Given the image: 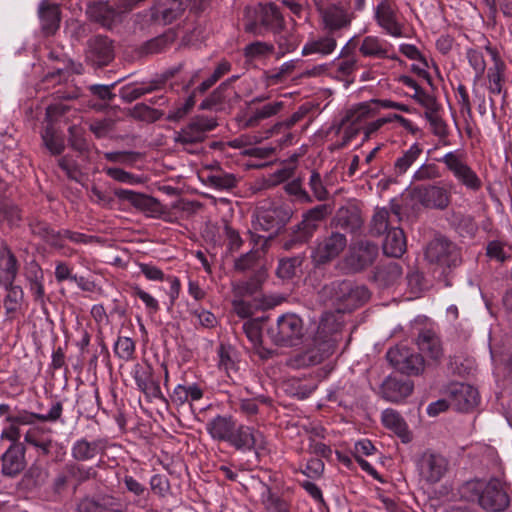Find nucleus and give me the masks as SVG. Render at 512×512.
I'll return each mask as SVG.
<instances>
[{
    "instance_id": "nucleus-1",
    "label": "nucleus",
    "mask_w": 512,
    "mask_h": 512,
    "mask_svg": "<svg viewBox=\"0 0 512 512\" xmlns=\"http://www.w3.org/2000/svg\"><path fill=\"white\" fill-rule=\"evenodd\" d=\"M320 297L333 306L337 312H351L364 305L371 296L369 289L352 280H335L322 287Z\"/></svg>"
},
{
    "instance_id": "nucleus-2",
    "label": "nucleus",
    "mask_w": 512,
    "mask_h": 512,
    "mask_svg": "<svg viewBox=\"0 0 512 512\" xmlns=\"http://www.w3.org/2000/svg\"><path fill=\"white\" fill-rule=\"evenodd\" d=\"M244 20L245 32L254 36H263L264 31L278 34L285 28V21L279 8L271 2L258 3L253 7H247Z\"/></svg>"
},
{
    "instance_id": "nucleus-3",
    "label": "nucleus",
    "mask_w": 512,
    "mask_h": 512,
    "mask_svg": "<svg viewBox=\"0 0 512 512\" xmlns=\"http://www.w3.org/2000/svg\"><path fill=\"white\" fill-rule=\"evenodd\" d=\"M332 212L333 208L329 204H319L304 212L301 222L295 225L288 237L282 241L283 249L291 250L298 245L309 242L319 229L321 223L325 221Z\"/></svg>"
},
{
    "instance_id": "nucleus-4",
    "label": "nucleus",
    "mask_w": 512,
    "mask_h": 512,
    "mask_svg": "<svg viewBox=\"0 0 512 512\" xmlns=\"http://www.w3.org/2000/svg\"><path fill=\"white\" fill-rule=\"evenodd\" d=\"M306 334L304 322L295 313H284L267 328L270 341L279 347H295L303 342Z\"/></svg>"
},
{
    "instance_id": "nucleus-5",
    "label": "nucleus",
    "mask_w": 512,
    "mask_h": 512,
    "mask_svg": "<svg viewBox=\"0 0 512 512\" xmlns=\"http://www.w3.org/2000/svg\"><path fill=\"white\" fill-rule=\"evenodd\" d=\"M436 161L443 163L457 182L468 190L477 192L482 188V180L468 165L466 155L461 150L450 151Z\"/></svg>"
},
{
    "instance_id": "nucleus-6",
    "label": "nucleus",
    "mask_w": 512,
    "mask_h": 512,
    "mask_svg": "<svg viewBox=\"0 0 512 512\" xmlns=\"http://www.w3.org/2000/svg\"><path fill=\"white\" fill-rule=\"evenodd\" d=\"M328 323V319L320 321L312 347L301 355L303 365H317L334 353L336 341L332 337V330L328 328Z\"/></svg>"
},
{
    "instance_id": "nucleus-7",
    "label": "nucleus",
    "mask_w": 512,
    "mask_h": 512,
    "mask_svg": "<svg viewBox=\"0 0 512 512\" xmlns=\"http://www.w3.org/2000/svg\"><path fill=\"white\" fill-rule=\"evenodd\" d=\"M426 259L441 268H455L462 262L460 249L444 236L432 239L425 250Z\"/></svg>"
},
{
    "instance_id": "nucleus-8",
    "label": "nucleus",
    "mask_w": 512,
    "mask_h": 512,
    "mask_svg": "<svg viewBox=\"0 0 512 512\" xmlns=\"http://www.w3.org/2000/svg\"><path fill=\"white\" fill-rule=\"evenodd\" d=\"M386 358L402 374L417 376L424 371L425 361L423 356L406 346L390 348L386 353Z\"/></svg>"
},
{
    "instance_id": "nucleus-9",
    "label": "nucleus",
    "mask_w": 512,
    "mask_h": 512,
    "mask_svg": "<svg viewBox=\"0 0 512 512\" xmlns=\"http://www.w3.org/2000/svg\"><path fill=\"white\" fill-rule=\"evenodd\" d=\"M292 217V210L286 205H273L268 208L259 207L257 209V223L263 231H271L268 237L258 236V238H265V242L271 240L278 231H280Z\"/></svg>"
},
{
    "instance_id": "nucleus-10",
    "label": "nucleus",
    "mask_w": 512,
    "mask_h": 512,
    "mask_svg": "<svg viewBox=\"0 0 512 512\" xmlns=\"http://www.w3.org/2000/svg\"><path fill=\"white\" fill-rule=\"evenodd\" d=\"M347 246V238L339 232H331L329 235L317 241L312 251V261L320 266L337 258Z\"/></svg>"
},
{
    "instance_id": "nucleus-11",
    "label": "nucleus",
    "mask_w": 512,
    "mask_h": 512,
    "mask_svg": "<svg viewBox=\"0 0 512 512\" xmlns=\"http://www.w3.org/2000/svg\"><path fill=\"white\" fill-rule=\"evenodd\" d=\"M510 505V497L498 478L486 482L479 506L486 512H504Z\"/></svg>"
},
{
    "instance_id": "nucleus-12",
    "label": "nucleus",
    "mask_w": 512,
    "mask_h": 512,
    "mask_svg": "<svg viewBox=\"0 0 512 512\" xmlns=\"http://www.w3.org/2000/svg\"><path fill=\"white\" fill-rule=\"evenodd\" d=\"M324 30L333 35L347 29L352 22L353 13L340 3H328L319 8Z\"/></svg>"
},
{
    "instance_id": "nucleus-13",
    "label": "nucleus",
    "mask_w": 512,
    "mask_h": 512,
    "mask_svg": "<svg viewBox=\"0 0 512 512\" xmlns=\"http://www.w3.org/2000/svg\"><path fill=\"white\" fill-rule=\"evenodd\" d=\"M85 59L94 68L107 66L114 59L112 40L103 35L91 37L87 41Z\"/></svg>"
},
{
    "instance_id": "nucleus-14",
    "label": "nucleus",
    "mask_w": 512,
    "mask_h": 512,
    "mask_svg": "<svg viewBox=\"0 0 512 512\" xmlns=\"http://www.w3.org/2000/svg\"><path fill=\"white\" fill-rule=\"evenodd\" d=\"M217 126L213 118L196 116L189 124L176 132L174 141L182 145L201 143L206 138V132L212 131Z\"/></svg>"
},
{
    "instance_id": "nucleus-15",
    "label": "nucleus",
    "mask_w": 512,
    "mask_h": 512,
    "mask_svg": "<svg viewBox=\"0 0 512 512\" xmlns=\"http://www.w3.org/2000/svg\"><path fill=\"white\" fill-rule=\"evenodd\" d=\"M447 397L453 409L459 412H469L479 403L478 390L470 384L455 382L447 387Z\"/></svg>"
},
{
    "instance_id": "nucleus-16",
    "label": "nucleus",
    "mask_w": 512,
    "mask_h": 512,
    "mask_svg": "<svg viewBox=\"0 0 512 512\" xmlns=\"http://www.w3.org/2000/svg\"><path fill=\"white\" fill-rule=\"evenodd\" d=\"M419 475L429 484L439 482L447 471V460L440 454L425 451L416 462Z\"/></svg>"
},
{
    "instance_id": "nucleus-17",
    "label": "nucleus",
    "mask_w": 512,
    "mask_h": 512,
    "mask_svg": "<svg viewBox=\"0 0 512 512\" xmlns=\"http://www.w3.org/2000/svg\"><path fill=\"white\" fill-rule=\"evenodd\" d=\"M378 255V246L367 240H360L350 247L345 261L353 272H360L371 266Z\"/></svg>"
},
{
    "instance_id": "nucleus-18",
    "label": "nucleus",
    "mask_w": 512,
    "mask_h": 512,
    "mask_svg": "<svg viewBox=\"0 0 512 512\" xmlns=\"http://www.w3.org/2000/svg\"><path fill=\"white\" fill-rule=\"evenodd\" d=\"M228 444L238 451L246 452L264 449L266 442L259 430L240 424L236 425Z\"/></svg>"
},
{
    "instance_id": "nucleus-19",
    "label": "nucleus",
    "mask_w": 512,
    "mask_h": 512,
    "mask_svg": "<svg viewBox=\"0 0 512 512\" xmlns=\"http://www.w3.org/2000/svg\"><path fill=\"white\" fill-rule=\"evenodd\" d=\"M413 199L427 208L444 210L450 203L448 191L437 185H418L411 189Z\"/></svg>"
},
{
    "instance_id": "nucleus-20",
    "label": "nucleus",
    "mask_w": 512,
    "mask_h": 512,
    "mask_svg": "<svg viewBox=\"0 0 512 512\" xmlns=\"http://www.w3.org/2000/svg\"><path fill=\"white\" fill-rule=\"evenodd\" d=\"M63 405L61 401H53L47 414L29 412L25 409H15L6 417L9 423L20 425H33L36 422H57L61 419Z\"/></svg>"
},
{
    "instance_id": "nucleus-21",
    "label": "nucleus",
    "mask_w": 512,
    "mask_h": 512,
    "mask_svg": "<svg viewBox=\"0 0 512 512\" xmlns=\"http://www.w3.org/2000/svg\"><path fill=\"white\" fill-rule=\"evenodd\" d=\"M114 195L122 201H128L135 209L147 213L149 216H157L163 213L161 203L154 197L128 189H115Z\"/></svg>"
},
{
    "instance_id": "nucleus-22",
    "label": "nucleus",
    "mask_w": 512,
    "mask_h": 512,
    "mask_svg": "<svg viewBox=\"0 0 512 512\" xmlns=\"http://www.w3.org/2000/svg\"><path fill=\"white\" fill-rule=\"evenodd\" d=\"M187 9V0H159L151 9V19L162 25L172 23Z\"/></svg>"
},
{
    "instance_id": "nucleus-23",
    "label": "nucleus",
    "mask_w": 512,
    "mask_h": 512,
    "mask_svg": "<svg viewBox=\"0 0 512 512\" xmlns=\"http://www.w3.org/2000/svg\"><path fill=\"white\" fill-rule=\"evenodd\" d=\"M86 13L90 20L107 29H111L116 23L120 22L112 0L91 2L87 6Z\"/></svg>"
},
{
    "instance_id": "nucleus-24",
    "label": "nucleus",
    "mask_w": 512,
    "mask_h": 512,
    "mask_svg": "<svg viewBox=\"0 0 512 512\" xmlns=\"http://www.w3.org/2000/svg\"><path fill=\"white\" fill-rule=\"evenodd\" d=\"M414 384L409 379L389 376L381 386L382 396L390 402H400L413 392Z\"/></svg>"
},
{
    "instance_id": "nucleus-25",
    "label": "nucleus",
    "mask_w": 512,
    "mask_h": 512,
    "mask_svg": "<svg viewBox=\"0 0 512 512\" xmlns=\"http://www.w3.org/2000/svg\"><path fill=\"white\" fill-rule=\"evenodd\" d=\"M134 379L137 387L148 398H163L159 382L153 378V369L149 364L136 365Z\"/></svg>"
},
{
    "instance_id": "nucleus-26",
    "label": "nucleus",
    "mask_w": 512,
    "mask_h": 512,
    "mask_svg": "<svg viewBox=\"0 0 512 512\" xmlns=\"http://www.w3.org/2000/svg\"><path fill=\"white\" fill-rule=\"evenodd\" d=\"M236 425L233 416L217 415L206 423V431L213 440L229 443Z\"/></svg>"
},
{
    "instance_id": "nucleus-27",
    "label": "nucleus",
    "mask_w": 512,
    "mask_h": 512,
    "mask_svg": "<svg viewBox=\"0 0 512 512\" xmlns=\"http://www.w3.org/2000/svg\"><path fill=\"white\" fill-rule=\"evenodd\" d=\"M20 263L7 245L0 247V286H11L15 282Z\"/></svg>"
},
{
    "instance_id": "nucleus-28",
    "label": "nucleus",
    "mask_w": 512,
    "mask_h": 512,
    "mask_svg": "<svg viewBox=\"0 0 512 512\" xmlns=\"http://www.w3.org/2000/svg\"><path fill=\"white\" fill-rule=\"evenodd\" d=\"M375 17L379 26L388 34L394 37L403 36L402 25L397 21L396 13L388 1L383 0L377 5Z\"/></svg>"
},
{
    "instance_id": "nucleus-29",
    "label": "nucleus",
    "mask_w": 512,
    "mask_h": 512,
    "mask_svg": "<svg viewBox=\"0 0 512 512\" xmlns=\"http://www.w3.org/2000/svg\"><path fill=\"white\" fill-rule=\"evenodd\" d=\"M25 467L24 447L12 444L2 455V473L5 476H16Z\"/></svg>"
},
{
    "instance_id": "nucleus-30",
    "label": "nucleus",
    "mask_w": 512,
    "mask_h": 512,
    "mask_svg": "<svg viewBox=\"0 0 512 512\" xmlns=\"http://www.w3.org/2000/svg\"><path fill=\"white\" fill-rule=\"evenodd\" d=\"M381 420L383 425L392 430L403 443H409L412 440L411 432L408 430L405 420L396 410L385 409L382 412Z\"/></svg>"
},
{
    "instance_id": "nucleus-31",
    "label": "nucleus",
    "mask_w": 512,
    "mask_h": 512,
    "mask_svg": "<svg viewBox=\"0 0 512 512\" xmlns=\"http://www.w3.org/2000/svg\"><path fill=\"white\" fill-rule=\"evenodd\" d=\"M284 107L282 101L265 103L261 106L248 109V117L245 120V127H255L263 120L277 115Z\"/></svg>"
},
{
    "instance_id": "nucleus-32",
    "label": "nucleus",
    "mask_w": 512,
    "mask_h": 512,
    "mask_svg": "<svg viewBox=\"0 0 512 512\" xmlns=\"http://www.w3.org/2000/svg\"><path fill=\"white\" fill-rule=\"evenodd\" d=\"M102 440L88 441L85 438L77 440L71 448V456L77 462L89 461L104 449Z\"/></svg>"
},
{
    "instance_id": "nucleus-33",
    "label": "nucleus",
    "mask_w": 512,
    "mask_h": 512,
    "mask_svg": "<svg viewBox=\"0 0 512 512\" xmlns=\"http://www.w3.org/2000/svg\"><path fill=\"white\" fill-rule=\"evenodd\" d=\"M417 345L420 351L433 360H439L443 355L440 339L432 330H422L418 334Z\"/></svg>"
},
{
    "instance_id": "nucleus-34",
    "label": "nucleus",
    "mask_w": 512,
    "mask_h": 512,
    "mask_svg": "<svg viewBox=\"0 0 512 512\" xmlns=\"http://www.w3.org/2000/svg\"><path fill=\"white\" fill-rule=\"evenodd\" d=\"M402 273V267L398 262L389 261L376 267L374 279L380 286L389 287L400 279Z\"/></svg>"
},
{
    "instance_id": "nucleus-35",
    "label": "nucleus",
    "mask_w": 512,
    "mask_h": 512,
    "mask_svg": "<svg viewBox=\"0 0 512 512\" xmlns=\"http://www.w3.org/2000/svg\"><path fill=\"white\" fill-rule=\"evenodd\" d=\"M406 251V239L402 229L392 228L383 242V252L390 257H400Z\"/></svg>"
},
{
    "instance_id": "nucleus-36",
    "label": "nucleus",
    "mask_w": 512,
    "mask_h": 512,
    "mask_svg": "<svg viewBox=\"0 0 512 512\" xmlns=\"http://www.w3.org/2000/svg\"><path fill=\"white\" fill-rule=\"evenodd\" d=\"M337 46L336 38L327 33V35L309 40L302 48V55L320 54L326 56L331 54Z\"/></svg>"
},
{
    "instance_id": "nucleus-37",
    "label": "nucleus",
    "mask_w": 512,
    "mask_h": 512,
    "mask_svg": "<svg viewBox=\"0 0 512 512\" xmlns=\"http://www.w3.org/2000/svg\"><path fill=\"white\" fill-rule=\"evenodd\" d=\"M337 223L342 228L355 232L363 225L361 211L355 206L341 207L336 215Z\"/></svg>"
},
{
    "instance_id": "nucleus-38",
    "label": "nucleus",
    "mask_w": 512,
    "mask_h": 512,
    "mask_svg": "<svg viewBox=\"0 0 512 512\" xmlns=\"http://www.w3.org/2000/svg\"><path fill=\"white\" fill-rule=\"evenodd\" d=\"M42 30L46 35H53L60 25V9L55 4L42 5L39 10Z\"/></svg>"
},
{
    "instance_id": "nucleus-39",
    "label": "nucleus",
    "mask_w": 512,
    "mask_h": 512,
    "mask_svg": "<svg viewBox=\"0 0 512 512\" xmlns=\"http://www.w3.org/2000/svg\"><path fill=\"white\" fill-rule=\"evenodd\" d=\"M364 57L384 59L388 57V44L376 36H366L359 47Z\"/></svg>"
},
{
    "instance_id": "nucleus-40",
    "label": "nucleus",
    "mask_w": 512,
    "mask_h": 512,
    "mask_svg": "<svg viewBox=\"0 0 512 512\" xmlns=\"http://www.w3.org/2000/svg\"><path fill=\"white\" fill-rule=\"evenodd\" d=\"M266 279V272L263 268L256 270L252 276L245 281H240L234 285V292L237 296H251L256 294Z\"/></svg>"
},
{
    "instance_id": "nucleus-41",
    "label": "nucleus",
    "mask_w": 512,
    "mask_h": 512,
    "mask_svg": "<svg viewBox=\"0 0 512 512\" xmlns=\"http://www.w3.org/2000/svg\"><path fill=\"white\" fill-rule=\"evenodd\" d=\"M64 469L74 485V489L90 479H95L97 476V471L93 467H85L76 462L67 463Z\"/></svg>"
},
{
    "instance_id": "nucleus-42",
    "label": "nucleus",
    "mask_w": 512,
    "mask_h": 512,
    "mask_svg": "<svg viewBox=\"0 0 512 512\" xmlns=\"http://www.w3.org/2000/svg\"><path fill=\"white\" fill-rule=\"evenodd\" d=\"M29 226L33 235L40 237L50 246L54 248L55 246H61L58 231L52 229L47 222L35 219L30 222Z\"/></svg>"
},
{
    "instance_id": "nucleus-43",
    "label": "nucleus",
    "mask_w": 512,
    "mask_h": 512,
    "mask_svg": "<svg viewBox=\"0 0 512 512\" xmlns=\"http://www.w3.org/2000/svg\"><path fill=\"white\" fill-rule=\"evenodd\" d=\"M239 179L232 173H226L221 169L216 170L206 178V184L217 190H232L238 184Z\"/></svg>"
},
{
    "instance_id": "nucleus-44",
    "label": "nucleus",
    "mask_w": 512,
    "mask_h": 512,
    "mask_svg": "<svg viewBox=\"0 0 512 512\" xmlns=\"http://www.w3.org/2000/svg\"><path fill=\"white\" fill-rule=\"evenodd\" d=\"M423 149L418 143H414L394 163L396 175H403L415 163L422 154Z\"/></svg>"
},
{
    "instance_id": "nucleus-45",
    "label": "nucleus",
    "mask_w": 512,
    "mask_h": 512,
    "mask_svg": "<svg viewBox=\"0 0 512 512\" xmlns=\"http://www.w3.org/2000/svg\"><path fill=\"white\" fill-rule=\"evenodd\" d=\"M41 137L45 147L52 155H60L64 151V139L57 134L53 125H47L45 130L42 132Z\"/></svg>"
},
{
    "instance_id": "nucleus-46",
    "label": "nucleus",
    "mask_w": 512,
    "mask_h": 512,
    "mask_svg": "<svg viewBox=\"0 0 512 512\" xmlns=\"http://www.w3.org/2000/svg\"><path fill=\"white\" fill-rule=\"evenodd\" d=\"M262 503L268 512H290L287 500L273 493L269 487H265V491L262 493Z\"/></svg>"
},
{
    "instance_id": "nucleus-47",
    "label": "nucleus",
    "mask_w": 512,
    "mask_h": 512,
    "mask_svg": "<svg viewBox=\"0 0 512 512\" xmlns=\"http://www.w3.org/2000/svg\"><path fill=\"white\" fill-rule=\"evenodd\" d=\"M372 101L370 103H360L355 108L350 109L346 112V115L342 119V125L346 123L359 124L362 120L374 115L376 111L372 109Z\"/></svg>"
},
{
    "instance_id": "nucleus-48",
    "label": "nucleus",
    "mask_w": 512,
    "mask_h": 512,
    "mask_svg": "<svg viewBox=\"0 0 512 512\" xmlns=\"http://www.w3.org/2000/svg\"><path fill=\"white\" fill-rule=\"evenodd\" d=\"M164 113L161 110L151 108L144 103L136 104L130 110V116L139 121H146L149 123L156 122L163 117Z\"/></svg>"
},
{
    "instance_id": "nucleus-49",
    "label": "nucleus",
    "mask_w": 512,
    "mask_h": 512,
    "mask_svg": "<svg viewBox=\"0 0 512 512\" xmlns=\"http://www.w3.org/2000/svg\"><path fill=\"white\" fill-rule=\"evenodd\" d=\"M159 89L158 82L152 81L148 85H144L141 87H132L127 85L123 87L120 91L121 98L128 103H131L145 94L151 93L154 90Z\"/></svg>"
},
{
    "instance_id": "nucleus-50",
    "label": "nucleus",
    "mask_w": 512,
    "mask_h": 512,
    "mask_svg": "<svg viewBox=\"0 0 512 512\" xmlns=\"http://www.w3.org/2000/svg\"><path fill=\"white\" fill-rule=\"evenodd\" d=\"M302 262L303 259L300 256L281 259L276 271L277 276L281 279L293 278L296 275L297 270L301 266Z\"/></svg>"
},
{
    "instance_id": "nucleus-51",
    "label": "nucleus",
    "mask_w": 512,
    "mask_h": 512,
    "mask_svg": "<svg viewBox=\"0 0 512 512\" xmlns=\"http://www.w3.org/2000/svg\"><path fill=\"white\" fill-rule=\"evenodd\" d=\"M59 233V243L61 246H55V248L61 249L64 247V240L67 239L75 244H93V243H99V238L94 235H87L80 232L71 231L68 229L58 231Z\"/></svg>"
},
{
    "instance_id": "nucleus-52",
    "label": "nucleus",
    "mask_w": 512,
    "mask_h": 512,
    "mask_svg": "<svg viewBox=\"0 0 512 512\" xmlns=\"http://www.w3.org/2000/svg\"><path fill=\"white\" fill-rule=\"evenodd\" d=\"M7 290V295L4 298V308L6 314L14 313L18 310L20 302L23 299V290L20 286L11 283V286H3Z\"/></svg>"
},
{
    "instance_id": "nucleus-53",
    "label": "nucleus",
    "mask_w": 512,
    "mask_h": 512,
    "mask_svg": "<svg viewBox=\"0 0 512 512\" xmlns=\"http://www.w3.org/2000/svg\"><path fill=\"white\" fill-rule=\"evenodd\" d=\"M68 133V142L73 150L79 153H84L89 150V144L85 138V130L82 127L72 125L68 129Z\"/></svg>"
},
{
    "instance_id": "nucleus-54",
    "label": "nucleus",
    "mask_w": 512,
    "mask_h": 512,
    "mask_svg": "<svg viewBox=\"0 0 512 512\" xmlns=\"http://www.w3.org/2000/svg\"><path fill=\"white\" fill-rule=\"evenodd\" d=\"M274 52L273 44L255 41L246 45L243 49V55L248 60H254L260 57L270 55Z\"/></svg>"
},
{
    "instance_id": "nucleus-55",
    "label": "nucleus",
    "mask_w": 512,
    "mask_h": 512,
    "mask_svg": "<svg viewBox=\"0 0 512 512\" xmlns=\"http://www.w3.org/2000/svg\"><path fill=\"white\" fill-rule=\"evenodd\" d=\"M485 484L486 483L481 480H470L465 482L459 489L461 498L472 502L477 501L479 504V499L482 495Z\"/></svg>"
},
{
    "instance_id": "nucleus-56",
    "label": "nucleus",
    "mask_w": 512,
    "mask_h": 512,
    "mask_svg": "<svg viewBox=\"0 0 512 512\" xmlns=\"http://www.w3.org/2000/svg\"><path fill=\"white\" fill-rule=\"evenodd\" d=\"M24 441L37 448L43 455H48L53 445L52 439L40 437L39 430L36 428L29 429L26 432Z\"/></svg>"
},
{
    "instance_id": "nucleus-57",
    "label": "nucleus",
    "mask_w": 512,
    "mask_h": 512,
    "mask_svg": "<svg viewBox=\"0 0 512 512\" xmlns=\"http://www.w3.org/2000/svg\"><path fill=\"white\" fill-rule=\"evenodd\" d=\"M505 69L506 68L500 67H490L488 69V90L491 94H501L503 92V84L505 82Z\"/></svg>"
},
{
    "instance_id": "nucleus-58",
    "label": "nucleus",
    "mask_w": 512,
    "mask_h": 512,
    "mask_svg": "<svg viewBox=\"0 0 512 512\" xmlns=\"http://www.w3.org/2000/svg\"><path fill=\"white\" fill-rule=\"evenodd\" d=\"M97 501L100 512H123L127 506L124 501L113 495H100Z\"/></svg>"
},
{
    "instance_id": "nucleus-59",
    "label": "nucleus",
    "mask_w": 512,
    "mask_h": 512,
    "mask_svg": "<svg viewBox=\"0 0 512 512\" xmlns=\"http://www.w3.org/2000/svg\"><path fill=\"white\" fill-rule=\"evenodd\" d=\"M174 42V35L172 33H165L147 41L144 45L146 53L155 54L164 51L168 46Z\"/></svg>"
},
{
    "instance_id": "nucleus-60",
    "label": "nucleus",
    "mask_w": 512,
    "mask_h": 512,
    "mask_svg": "<svg viewBox=\"0 0 512 512\" xmlns=\"http://www.w3.org/2000/svg\"><path fill=\"white\" fill-rule=\"evenodd\" d=\"M425 118L431 126L432 133L439 138H447L449 135L448 126L441 116L434 110L425 112Z\"/></svg>"
},
{
    "instance_id": "nucleus-61",
    "label": "nucleus",
    "mask_w": 512,
    "mask_h": 512,
    "mask_svg": "<svg viewBox=\"0 0 512 512\" xmlns=\"http://www.w3.org/2000/svg\"><path fill=\"white\" fill-rule=\"evenodd\" d=\"M308 185L312 191L313 197L318 201H326L329 198V192L326 189L320 173L316 170L311 172Z\"/></svg>"
},
{
    "instance_id": "nucleus-62",
    "label": "nucleus",
    "mask_w": 512,
    "mask_h": 512,
    "mask_svg": "<svg viewBox=\"0 0 512 512\" xmlns=\"http://www.w3.org/2000/svg\"><path fill=\"white\" fill-rule=\"evenodd\" d=\"M115 354L124 361L132 360L135 353V343L129 337H118L114 345Z\"/></svg>"
},
{
    "instance_id": "nucleus-63",
    "label": "nucleus",
    "mask_w": 512,
    "mask_h": 512,
    "mask_svg": "<svg viewBox=\"0 0 512 512\" xmlns=\"http://www.w3.org/2000/svg\"><path fill=\"white\" fill-rule=\"evenodd\" d=\"M441 177L439 167L434 163L422 164L413 174L414 182L430 181Z\"/></svg>"
},
{
    "instance_id": "nucleus-64",
    "label": "nucleus",
    "mask_w": 512,
    "mask_h": 512,
    "mask_svg": "<svg viewBox=\"0 0 512 512\" xmlns=\"http://www.w3.org/2000/svg\"><path fill=\"white\" fill-rule=\"evenodd\" d=\"M260 258V252L257 249H251L249 252L238 257L234 262V269L239 272H244L253 269Z\"/></svg>"
}]
</instances>
